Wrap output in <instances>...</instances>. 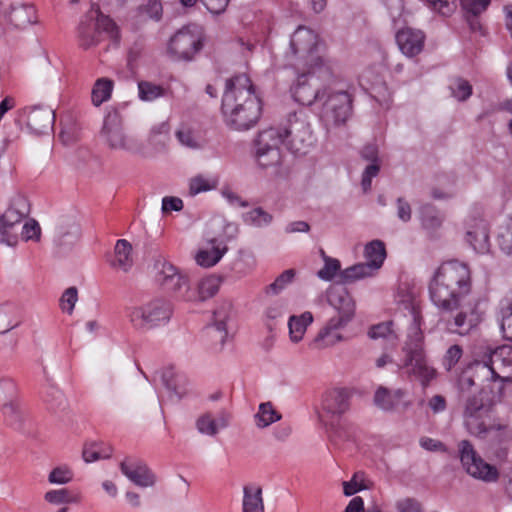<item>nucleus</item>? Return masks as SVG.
<instances>
[{"mask_svg":"<svg viewBox=\"0 0 512 512\" xmlns=\"http://www.w3.org/2000/svg\"><path fill=\"white\" fill-rule=\"evenodd\" d=\"M476 369H487L491 380L512 382V346L503 345L483 353L475 362Z\"/></svg>","mask_w":512,"mask_h":512,"instance_id":"1a4fd4ad","label":"nucleus"},{"mask_svg":"<svg viewBox=\"0 0 512 512\" xmlns=\"http://www.w3.org/2000/svg\"><path fill=\"white\" fill-rule=\"evenodd\" d=\"M398 512H423L421 503L414 498H405L396 502Z\"/></svg>","mask_w":512,"mask_h":512,"instance_id":"774afa93","label":"nucleus"},{"mask_svg":"<svg viewBox=\"0 0 512 512\" xmlns=\"http://www.w3.org/2000/svg\"><path fill=\"white\" fill-rule=\"evenodd\" d=\"M443 222V217L435 209L428 207L422 212V224L426 229L436 230Z\"/></svg>","mask_w":512,"mask_h":512,"instance_id":"4d7b16f0","label":"nucleus"},{"mask_svg":"<svg viewBox=\"0 0 512 512\" xmlns=\"http://www.w3.org/2000/svg\"><path fill=\"white\" fill-rule=\"evenodd\" d=\"M40 232L39 224L35 220L30 219L23 225L21 235L26 241L33 239L38 240L40 238Z\"/></svg>","mask_w":512,"mask_h":512,"instance_id":"69168bd1","label":"nucleus"},{"mask_svg":"<svg viewBox=\"0 0 512 512\" xmlns=\"http://www.w3.org/2000/svg\"><path fill=\"white\" fill-rule=\"evenodd\" d=\"M150 404H156L155 391L151 384L144 380L138 387L131 389L126 399V406L133 413H142Z\"/></svg>","mask_w":512,"mask_h":512,"instance_id":"412c9836","label":"nucleus"},{"mask_svg":"<svg viewBox=\"0 0 512 512\" xmlns=\"http://www.w3.org/2000/svg\"><path fill=\"white\" fill-rule=\"evenodd\" d=\"M101 138L108 149L144 155V147L129 136L117 115H108L101 130Z\"/></svg>","mask_w":512,"mask_h":512,"instance_id":"6e6552de","label":"nucleus"},{"mask_svg":"<svg viewBox=\"0 0 512 512\" xmlns=\"http://www.w3.org/2000/svg\"><path fill=\"white\" fill-rule=\"evenodd\" d=\"M139 17L146 15L147 18L159 21L162 17L163 7L161 0H147L145 4L137 9Z\"/></svg>","mask_w":512,"mask_h":512,"instance_id":"3c124183","label":"nucleus"},{"mask_svg":"<svg viewBox=\"0 0 512 512\" xmlns=\"http://www.w3.org/2000/svg\"><path fill=\"white\" fill-rule=\"evenodd\" d=\"M30 212L28 199L23 195H16L4 213H0V242L14 246L18 242L15 229L22 223Z\"/></svg>","mask_w":512,"mask_h":512,"instance_id":"9b49d317","label":"nucleus"},{"mask_svg":"<svg viewBox=\"0 0 512 512\" xmlns=\"http://www.w3.org/2000/svg\"><path fill=\"white\" fill-rule=\"evenodd\" d=\"M424 41L425 35L422 31L409 27L399 30L396 34L399 49L408 57L418 55L423 50Z\"/></svg>","mask_w":512,"mask_h":512,"instance_id":"5701e85b","label":"nucleus"},{"mask_svg":"<svg viewBox=\"0 0 512 512\" xmlns=\"http://www.w3.org/2000/svg\"><path fill=\"white\" fill-rule=\"evenodd\" d=\"M170 305L155 299L144 305L133 307L129 313L130 321L138 329H151L161 322H166L171 316Z\"/></svg>","mask_w":512,"mask_h":512,"instance_id":"ddd939ff","label":"nucleus"},{"mask_svg":"<svg viewBox=\"0 0 512 512\" xmlns=\"http://www.w3.org/2000/svg\"><path fill=\"white\" fill-rule=\"evenodd\" d=\"M376 272L368 262L358 263L346 268L339 274L342 283H352L354 281L370 277Z\"/></svg>","mask_w":512,"mask_h":512,"instance_id":"f704fd0d","label":"nucleus"},{"mask_svg":"<svg viewBox=\"0 0 512 512\" xmlns=\"http://www.w3.org/2000/svg\"><path fill=\"white\" fill-rule=\"evenodd\" d=\"M364 256L369 265L375 270H379L386 258L385 245L381 240H373L366 244Z\"/></svg>","mask_w":512,"mask_h":512,"instance_id":"7c9ffc66","label":"nucleus"},{"mask_svg":"<svg viewBox=\"0 0 512 512\" xmlns=\"http://www.w3.org/2000/svg\"><path fill=\"white\" fill-rule=\"evenodd\" d=\"M162 287L185 301L196 300L195 291L190 288L189 279L183 273L169 280Z\"/></svg>","mask_w":512,"mask_h":512,"instance_id":"c85d7f7f","label":"nucleus"},{"mask_svg":"<svg viewBox=\"0 0 512 512\" xmlns=\"http://www.w3.org/2000/svg\"><path fill=\"white\" fill-rule=\"evenodd\" d=\"M112 455V447L103 442L86 443L83 447L82 457L86 463L99 459H108Z\"/></svg>","mask_w":512,"mask_h":512,"instance_id":"2f4dec72","label":"nucleus"},{"mask_svg":"<svg viewBox=\"0 0 512 512\" xmlns=\"http://www.w3.org/2000/svg\"><path fill=\"white\" fill-rule=\"evenodd\" d=\"M78 300V291L76 287H69L66 289L60 299V305L63 311L71 314L73 312L75 303Z\"/></svg>","mask_w":512,"mask_h":512,"instance_id":"052dcab7","label":"nucleus"},{"mask_svg":"<svg viewBox=\"0 0 512 512\" xmlns=\"http://www.w3.org/2000/svg\"><path fill=\"white\" fill-rule=\"evenodd\" d=\"M216 240H211L213 247L211 250H199L195 256V260L198 265L202 267H212L217 264L220 259L224 256L227 251V247L224 246L222 249L218 246H214Z\"/></svg>","mask_w":512,"mask_h":512,"instance_id":"c9c22d12","label":"nucleus"},{"mask_svg":"<svg viewBox=\"0 0 512 512\" xmlns=\"http://www.w3.org/2000/svg\"><path fill=\"white\" fill-rule=\"evenodd\" d=\"M415 345L423 347V334L421 331V318L417 312L413 311V322L409 328L408 341L404 348L414 347Z\"/></svg>","mask_w":512,"mask_h":512,"instance_id":"09e8293b","label":"nucleus"},{"mask_svg":"<svg viewBox=\"0 0 512 512\" xmlns=\"http://www.w3.org/2000/svg\"><path fill=\"white\" fill-rule=\"evenodd\" d=\"M430 298L438 308H450L471 293V273L462 262L443 263L429 286Z\"/></svg>","mask_w":512,"mask_h":512,"instance_id":"f03ea898","label":"nucleus"},{"mask_svg":"<svg viewBox=\"0 0 512 512\" xmlns=\"http://www.w3.org/2000/svg\"><path fill=\"white\" fill-rule=\"evenodd\" d=\"M165 90L162 86L149 81H140L138 83V95L142 101H153L164 96Z\"/></svg>","mask_w":512,"mask_h":512,"instance_id":"a18cd8bd","label":"nucleus"},{"mask_svg":"<svg viewBox=\"0 0 512 512\" xmlns=\"http://www.w3.org/2000/svg\"><path fill=\"white\" fill-rule=\"evenodd\" d=\"M217 186V181L208 179L203 175L193 177L189 182V195L195 196L202 192L210 191Z\"/></svg>","mask_w":512,"mask_h":512,"instance_id":"603ef678","label":"nucleus"},{"mask_svg":"<svg viewBox=\"0 0 512 512\" xmlns=\"http://www.w3.org/2000/svg\"><path fill=\"white\" fill-rule=\"evenodd\" d=\"M78 41L83 49H89L100 41V34L91 19H87V15L79 24Z\"/></svg>","mask_w":512,"mask_h":512,"instance_id":"c756f323","label":"nucleus"},{"mask_svg":"<svg viewBox=\"0 0 512 512\" xmlns=\"http://www.w3.org/2000/svg\"><path fill=\"white\" fill-rule=\"evenodd\" d=\"M257 426L264 428L271 423L280 419V415L273 409L272 405L268 403H262L259 407V413L256 415Z\"/></svg>","mask_w":512,"mask_h":512,"instance_id":"864d4df0","label":"nucleus"},{"mask_svg":"<svg viewBox=\"0 0 512 512\" xmlns=\"http://www.w3.org/2000/svg\"><path fill=\"white\" fill-rule=\"evenodd\" d=\"M322 118L328 126L344 124L352 112V98L347 91L326 90Z\"/></svg>","mask_w":512,"mask_h":512,"instance_id":"2eb2a0df","label":"nucleus"},{"mask_svg":"<svg viewBox=\"0 0 512 512\" xmlns=\"http://www.w3.org/2000/svg\"><path fill=\"white\" fill-rule=\"evenodd\" d=\"M294 269H287L282 272L273 283L266 286L265 293L267 295H277L279 294L288 284H290L295 277Z\"/></svg>","mask_w":512,"mask_h":512,"instance_id":"de8ad7c7","label":"nucleus"},{"mask_svg":"<svg viewBox=\"0 0 512 512\" xmlns=\"http://www.w3.org/2000/svg\"><path fill=\"white\" fill-rule=\"evenodd\" d=\"M405 392L402 389L390 391L385 387H379L374 395V403L384 411L397 409L403 401Z\"/></svg>","mask_w":512,"mask_h":512,"instance_id":"a878e982","label":"nucleus"},{"mask_svg":"<svg viewBox=\"0 0 512 512\" xmlns=\"http://www.w3.org/2000/svg\"><path fill=\"white\" fill-rule=\"evenodd\" d=\"M352 393L347 388H333L325 392L322 399V409L331 418H340L350 409Z\"/></svg>","mask_w":512,"mask_h":512,"instance_id":"6ab92c4d","label":"nucleus"},{"mask_svg":"<svg viewBox=\"0 0 512 512\" xmlns=\"http://www.w3.org/2000/svg\"><path fill=\"white\" fill-rule=\"evenodd\" d=\"M404 350L406 352L405 366L409 372L417 376L424 386L428 385L435 378L436 370L428 365L423 347L415 345L404 348Z\"/></svg>","mask_w":512,"mask_h":512,"instance_id":"a211bd4d","label":"nucleus"},{"mask_svg":"<svg viewBox=\"0 0 512 512\" xmlns=\"http://www.w3.org/2000/svg\"><path fill=\"white\" fill-rule=\"evenodd\" d=\"M281 130L287 148L294 154H306L315 142L310 123L302 113L290 114L286 126Z\"/></svg>","mask_w":512,"mask_h":512,"instance_id":"0eeeda50","label":"nucleus"},{"mask_svg":"<svg viewBox=\"0 0 512 512\" xmlns=\"http://www.w3.org/2000/svg\"><path fill=\"white\" fill-rule=\"evenodd\" d=\"M242 512H265L261 486L247 484L243 487Z\"/></svg>","mask_w":512,"mask_h":512,"instance_id":"bb28decb","label":"nucleus"},{"mask_svg":"<svg viewBox=\"0 0 512 512\" xmlns=\"http://www.w3.org/2000/svg\"><path fill=\"white\" fill-rule=\"evenodd\" d=\"M313 316L311 312H304L300 316H291L288 322L290 338L293 342H299L312 323Z\"/></svg>","mask_w":512,"mask_h":512,"instance_id":"72a5a7b5","label":"nucleus"},{"mask_svg":"<svg viewBox=\"0 0 512 512\" xmlns=\"http://www.w3.org/2000/svg\"><path fill=\"white\" fill-rule=\"evenodd\" d=\"M197 428L200 433L209 436H214L218 432L216 422L209 414H205L197 420Z\"/></svg>","mask_w":512,"mask_h":512,"instance_id":"e2e57ef3","label":"nucleus"},{"mask_svg":"<svg viewBox=\"0 0 512 512\" xmlns=\"http://www.w3.org/2000/svg\"><path fill=\"white\" fill-rule=\"evenodd\" d=\"M44 497L46 501L53 504L69 503L74 501L67 489L48 491Z\"/></svg>","mask_w":512,"mask_h":512,"instance_id":"0e129e2a","label":"nucleus"},{"mask_svg":"<svg viewBox=\"0 0 512 512\" xmlns=\"http://www.w3.org/2000/svg\"><path fill=\"white\" fill-rule=\"evenodd\" d=\"M113 89V81L108 78L98 79L92 89L91 99L95 106H100L103 102L107 101Z\"/></svg>","mask_w":512,"mask_h":512,"instance_id":"58836bf2","label":"nucleus"},{"mask_svg":"<svg viewBox=\"0 0 512 512\" xmlns=\"http://www.w3.org/2000/svg\"><path fill=\"white\" fill-rule=\"evenodd\" d=\"M320 75L330 76L327 66H310L308 70L298 77V82L293 89V95L297 102L302 105H312L317 99H323L326 89L322 92L317 87V79Z\"/></svg>","mask_w":512,"mask_h":512,"instance_id":"4468645a","label":"nucleus"},{"mask_svg":"<svg viewBox=\"0 0 512 512\" xmlns=\"http://www.w3.org/2000/svg\"><path fill=\"white\" fill-rule=\"evenodd\" d=\"M340 306H336L338 312L335 316L331 317L326 325L320 329L316 337L310 343V347L316 350H322L334 346L343 340V336L339 330L345 327L354 316V304L350 297L339 295Z\"/></svg>","mask_w":512,"mask_h":512,"instance_id":"20e7f679","label":"nucleus"},{"mask_svg":"<svg viewBox=\"0 0 512 512\" xmlns=\"http://www.w3.org/2000/svg\"><path fill=\"white\" fill-rule=\"evenodd\" d=\"M261 111V100L246 74L227 79L222 97V113L227 126L236 131L249 130L258 122Z\"/></svg>","mask_w":512,"mask_h":512,"instance_id":"f257e3e1","label":"nucleus"},{"mask_svg":"<svg viewBox=\"0 0 512 512\" xmlns=\"http://www.w3.org/2000/svg\"><path fill=\"white\" fill-rule=\"evenodd\" d=\"M220 278L214 275L201 279L197 285L196 300L204 301L213 297L219 290Z\"/></svg>","mask_w":512,"mask_h":512,"instance_id":"4c0bfd02","label":"nucleus"},{"mask_svg":"<svg viewBox=\"0 0 512 512\" xmlns=\"http://www.w3.org/2000/svg\"><path fill=\"white\" fill-rule=\"evenodd\" d=\"M54 121V111L50 108L34 107L27 117L28 127L36 134L47 133L52 129Z\"/></svg>","mask_w":512,"mask_h":512,"instance_id":"393cba45","label":"nucleus"},{"mask_svg":"<svg viewBox=\"0 0 512 512\" xmlns=\"http://www.w3.org/2000/svg\"><path fill=\"white\" fill-rule=\"evenodd\" d=\"M285 143L282 130L270 127L258 133L255 139V156L263 168L274 167L282 162L280 146Z\"/></svg>","mask_w":512,"mask_h":512,"instance_id":"9d476101","label":"nucleus"},{"mask_svg":"<svg viewBox=\"0 0 512 512\" xmlns=\"http://www.w3.org/2000/svg\"><path fill=\"white\" fill-rule=\"evenodd\" d=\"M404 350L406 352L405 366L409 372L417 376L424 386L428 385L435 378L436 370L428 365L423 347L415 345L404 348Z\"/></svg>","mask_w":512,"mask_h":512,"instance_id":"f3484780","label":"nucleus"},{"mask_svg":"<svg viewBox=\"0 0 512 512\" xmlns=\"http://www.w3.org/2000/svg\"><path fill=\"white\" fill-rule=\"evenodd\" d=\"M0 411L9 426L17 429L22 427L24 417L15 399L3 405Z\"/></svg>","mask_w":512,"mask_h":512,"instance_id":"ea45409f","label":"nucleus"},{"mask_svg":"<svg viewBox=\"0 0 512 512\" xmlns=\"http://www.w3.org/2000/svg\"><path fill=\"white\" fill-rule=\"evenodd\" d=\"M203 33L192 24L177 31L170 39L168 53L175 60H191L202 49Z\"/></svg>","mask_w":512,"mask_h":512,"instance_id":"f8f14e48","label":"nucleus"},{"mask_svg":"<svg viewBox=\"0 0 512 512\" xmlns=\"http://www.w3.org/2000/svg\"><path fill=\"white\" fill-rule=\"evenodd\" d=\"M49 482L54 484H66L72 479V473L67 468L57 467L49 474Z\"/></svg>","mask_w":512,"mask_h":512,"instance_id":"338daca9","label":"nucleus"},{"mask_svg":"<svg viewBox=\"0 0 512 512\" xmlns=\"http://www.w3.org/2000/svg\"><path fill=\"white\" fill-rule=\"evenodd\" d=\"M501 330L506 339L512 341V289L500 302Z\"/></svg>","mask_w":512,"mask_h":512,"instance_id":"473e14b6","label":"nucleus"},{"mask_svg":"<svg viewBox=\"0 0 512 512\" xmlns=\"http://www.w3.org/2000/svg\"><path fill=\"white\" fill-rule=\"evenodd\" d=\"M243 220L249 225L263 227L269 225L273 221V216L261 207H257L245 213L243 215Z\"/></svg>","mask_w":512,"mask_h":512,"instance_id":"c03bdc74","label":"nucleus"},{"mask_svg":"<svg viewBox=\"0 0 512 512\" xmlns=\"http://www.w3.org/2000/svg\"><path fill=\"white\" fill-rule=\"evenodd\" d=\"M491 0H461V6L467 13L478 16L489 6Z\"/></svg>","mask_w":512,"mask_h":512,"instance_id":"13d9d810","label":"nucleus"},{"mask_svg":"<svg viewBox=\"0 0 512 512\" xmlns=\"http://www.w3.org/2000/svg\"><path fill=\"white\" fill-rule=\"evenodd\" d=\"M380 171L379 161L371 162L362 174L361 186L364 192L371 188L372 178L377 176Z\"/></svg>","mask_w":512,"mask_h":512,"instance_id":"680f3d73","label":"nucleus"},{"mask_svg":"<svg viewBox=\"0 0 512 512\" xmlns=\"http://www.w3.org/2000/svg\"><path fill=\"white\" fill-rule=\"evenodd\" d=\"M316 46L317 35L307 27L299 26L291 36V51L303 60L305 66H325L321 57L315 53Z\"/></svg>","mask_w":512,"mask_h":512,"instance_id":"dca6fc26","label":"nucleus"},{"mask_svg":"<svg viewBox=\"0 0 512 512\" xmlns=\"http://www.w3.org/2000/svg\"><path fill=\"white\" fill-rule=\"evenodd\" d=\"M57 241L60 245H66L80 236V227L76 223H63L56 227Z\"/></svg>","mask_w":512,"mask_h":512,"instance_id":"79ce46f5","label":"nucleus"},{"mask_svg":"<svg viewBox=\"0 0 512 512\" xmlns=\"http://www.w3.org/2000/svg\"><path fill=\"white\" fill-rule=\"evenodd\" d=\"M324 267L317 272L320 279L330 281L340 270V262L335 258L324 255Z\"/></svg>","mask_w":512,"mask_h":512,"instance_id":"6e6d98bb","label":"nucleus"},{"mask_svg":"<svg viewBox=\"0 0 512 512\" xmlns=\"http://www.w3.org/2000/svg\"><path fill=\"white\" fill-rule=\"evenodd\" d=\"M231 310L230 303H224L218 309L214 311V326L220 334V342L224 343L227 331H226V320L229 318V312Z\"/></svg>","mask_w":512,"mask_h":512,"instance_id":"49530a36","label":"nucleus"},{"mask_svg":"<svg viewBox=\"0 0 512 512\" xmlns=\"http://www.w3.org/2000/svg\"><path fill=\"white\" fill-rule=\"evenodd\" d=\"M483 391L473 394L465 400L463 406V422L471 435L485 438L490 432H498L499 436L506 431L507 425L496 421L492 416V405L484 401Z\"/></svg>","mask_w":512,"mask_h":512,"instance_id":"7ed1b4c3","label":"nucleus"},{"mask_svg":"<svg viewBox=\"0 0 512 512\" xmlns=\"http://www.w3.org/2000/svg\"><path fill=\"white\" fill-rule=\"evenodd\" d=\"M463 350L461 346L455 344L448 348L443 358V365L447 371H450L462 357Z\"/></svg>","mask_w":512,"mask_h":512,"instance_id":"bf43d9fd","label":"nucleus"},{"mask_svg":"<svg viewBox=\"0 0 512 512\" xmlns=\"http://www.w3.org/2000/svg\"><path fill=\"white\" fill-rule=\"evenodd\" d=\"M439 309L451 314V318L446 322V327L451 333L460 336L469 335L483 320L478 302L471 299L470 296L463 298L455 305H451L450 308Z\"/></svg>","mask_w":512,"mask_h":512,"instance_id":"39448f33","label":"nucleus"},{"mask_svg":"<svg viewBox=\"0 0 512 512\" xmlns=\"http://www.w3.org/2000/svg\"><path fill=\"white\" fill-rule=\"evenodd\" d=\"M4 18L13 29L24 30L29 25L38 22L36 9L33 5L28 4H12L8 11L4 13Z\"/></svg>","mask_w":512,"mask_h":512,"instance_id":"4be33fe9","label":"nucleus"},{"mask_svg":"<svg viewBox=\"0 0 512 512\" xmlns=\"http://www.w3.org/2000/svg\"><path fill=\"white\" fill-rule=\"evenodd\" d=\"M449 88L458 101H466L472 95V85L460 77L453 79Z\"/></svg>","mask_w":512,"mask_h":512,"instance_id":"8fccbe9b","label":"nucleus"},{"mask_svg":"<svg viewBox=\"0 0 512 512\" xmlns=\"http://www.w3.org/2000/svg\"><path fill=\"white\" fill-rule=\"evenodd\" d=\"M368 488L369 486L367 485L364 479V473L362 472H356L350 481L343 482V493L345 496H352L355 493Z\"/></svg>","mask_w":512,"mask_h":512,"instance_id":"5fc2aeb1","label":"nucleus"},{"mask_svg":"<svg viewBox=\"0 0 512 512\" xmlns=\"http://www.w3.org/2000/svg\"><path fill=\"white\" fill-rule=\"evenodd\" d=\"M457 448L461 465L469 476L484 483H495L499 480L500 472L497 467L487 463L469 440H461Z\"/></svg>","mask_w":512,"mask_h":512,"instance_id":"423d86ee","label":"nucleus"},{"mask_svg":"<svg viewBox=\"0 0 512 512\" xmlns=\"http://www.w3.org/2000/svg\"><path fill=\"white\" fill-rule=\"evenodd\" d=\"M120 469L137 486L152 487L155 484V475L141 462L128 463L125 460L120 463Z\"/></svg>","mask_w":512,"mask_h":512,"instance_id":"b1692460","label":"nucleus"},{"mask_svg":"<svg viewBox=\"0 0 512 512\" xmlns=\"http://www.w3.org/2000/svg\"><path fill=\"white\" fill-rule=\"evenodd\" d=\"M157 280L161 286L165 285L169 280L181 274L176 266L164 258H159L156 261Z\"/></svg>","mask_w":512,"mask_h":512,"instance_id":"37998d69","label":"nucleus"},{"mask_svg":"<svg viewBox=\"0 0 512 512\" xmlns=\"http://www.w3.org/2000/svg\"><path fill=\"white\" fill-rule=\"evenodd\" d=\"M180 144L189 149H200L202 147L201 137L190 127L182 125L175 132Z\"/></svg>","mask_w":512,"mask_h":512,"instance_id":"a19ab883","label":"nucleus"},{"mask_svg":"<svg viewBox=\"0 0 512 512\" xmlns=\"http://www.w3.org/2000/svg\"><path fill=\"white\" fill-rule=\"evenodd\" d=\"M466 241L477 253L489 252V232L483 219L473 217L466 222Z\"/></svg>","mask_w":512,"mask_h":512,"instance_id":"aec40b11","label":"nucleus"},{"mask_svg":"<svg viewBox=\"0 0 512 512\" xmlns=\"http://www.w3.org/2000/svg\"><path fill=\"white\" fill-rule=\"evenodd\" d=\"M132 245L125 239H120L116 242L114 249V259L111 261V266L123 272H128L133 265L132 258Z\"/></svg>","mask_w":512,"mask_h":512,"instance_id":"cd10ccee","label":"nucleus"},{"mask_svg":"<svg viewBox=\"0 0 512 512\" xmlns=\"http://www.w3.org/2000/svg\"><path fill=\"white\" fill-rule=\"evenodd\" d=\"M87 19H91L92 23H94L96 29L99 34L101 31L108 33L111 37L116 36L117 30L116 25L111 18L106 15H103L99 8L91 9L87 13Z\"/></svg>","mask_w":512,"mask_h":512,"instance_id":"e433bc0d","label":"nucleus"}]
</instances>
